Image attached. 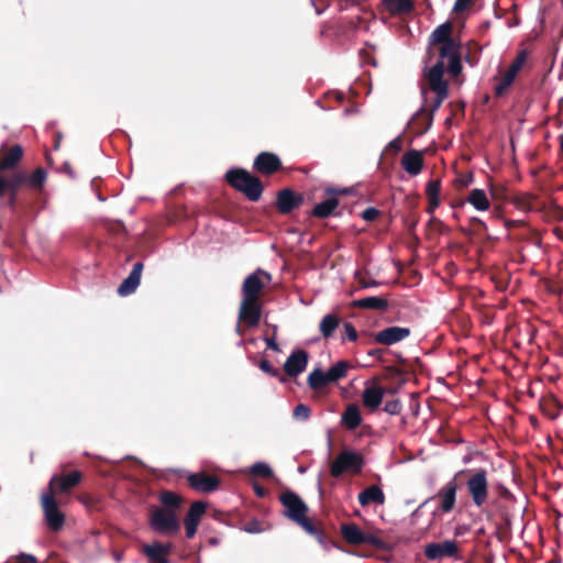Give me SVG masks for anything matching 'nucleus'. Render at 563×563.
<instances>
[{
    "label": "nucleus",
    "mask_w": 563,
    "mask_h": 563,
    "mask_svg": "<svg viewBox=\"0 0 563 563\" xmlns=\"http://www.w3.org/2000/svg\"><path fill=\"white\" fill-rule=\"evenodd\" d=\"M519 70H520L519 68H517L516 66L510 64V66L506 70V74L511 75V78L515 79Z\"/></svg>",
    "instance_id": "obj_56"
},
{
    "label": "nucleus",
    "mask_w": 563,
    "mask_h": 563,
    "mask_svg": "<svg viewBox=\"0 0 563 563\" xmlns=\"http://www.w3.org/2000/svg\"><path fill=\"white\" fill-rule=\"evenodd\" d=\"M383 3L387 11L393 14L406 13L412 9L410 0H383Z\"/></svg>",
    "instance_id": "obj_34"
},
{
    "label": "nucleus",
    "mask_w": 563,
    "mask_h": 563,
    "mask_svg": "<svg viewBox=\"0 0 563 563\" xmlns=\"http://www.w3.org/2000/svg\"><path fill=\"white\" fill-rule=\"evenodd\" d=\"M472 0H455L454 11L460 12L468 7Z\"/></svg>",
    "instance_id": "obj_51"
},
{
    "label": "nucleus",
    "mask_w": 563,
    "mask_h": 563,
    "mask_svg": "<svg viewBox=\"0 0 563 563\" xmlns=\"http://www.w3.org/2000/svg\"><path fill=\"white\" fill-rule=\"evenodd\" d=\"M362 467V455L351 450H344L332 462L330 471L333 477H339L347 471L360 473Z\"/></svg>",
    "instance_id": "obj_6"
},
{
    "label": "nucleus",
    "mask_w": 563,
    "mask_h": 563,
    "mask_svg": "<svg viewBox=\"0 0 563 563\" xmlns=\"http://www.w3.org/2000/svg\"><path fill=\"white\" fill-rule=\"evenodd\" d=\"M449 73L452 76H457L462 71V65H461V56L457 55L456 57H453L452 59H449Z\"/></svg>",
    "instance_id": "obj_44"
},
{
    "label": "nucleus",
    "mask_w": 563,
    "mask_h": 563,
    "mask_svg": "<svg viewBox=\"0 0 563 563\" xmlns=\"http://www.w3.org/2000/svg\"><path fill=\"white\" fill-rule=\"evenodd\" d=\"M385 389L379 385L366 386L362 394L363 405L369 410H376L384 398Z\"/></svg>",
    "instance_id": "obj_21"
},
{
    "label": "nucleus",
    "mask_w": 563,
    "mask_h": 563,
    "mask_svg": "<svg viewBox=\"0 0 563 563\" xmlns=\"http://www.w3.org/2000/svg\"><path fill=\"white\" fill-rule=\"evenodd\" d=\"M253 489H254V493L256 494V496H258L261 498L266 496V489L264 487H262L258 483L253 484Z\"/></svg>",
    "instance_id": "obj_54"
},
{
    "label": "nucleus",
    "mask_w": 563,
    "mask_h": 563,
    "mask_svg": "<svg viewBox=\"0 0 563 563\" xmlns=\"http://www.w3.org/2000/svg\"><path fill=\"white\" fill-rule=\"evenodd\" d=\"M401 164L408 174L418 175L421 172L423 159L418 151H409L402 156Z\"/></svg>",
    "instance_id": "obj_25"
},
{
    "label": "nucleus",
    "mask_w": 563,
    "mask_h": 563,
    "mask_svg": "<svg viewBox=\"0 0 563 563\" xmlns=\"http://www.w3.org/2000/svg\"><path fill=\"white\" fill-rule=\"evenodd\" d=\"M159 500L163 504V509H173L175 512H177L181 505L180 496L173 492H163Z\"/></svg>",
    "instance_id": "obj_36"
},
{
    "label": "nucleus",
    "mask_w": 563,
    "mask_h": 563,
    "mask_svg": "<svg viewBox=\"0 0 563 563\" xmlns=\"http://www.w3.org/2000/svg\"><path fill=\"white\" fill-rule=\"evenodd\" d=\"M121 560H122L121 554H117V555H115V561H117V562H120Z\"/></svg>",
    "instance_id": "obj_61"
},
{
    "label": "nucleus",
    "mask_w": 563,
    "mask_h": 563,
    "mask_svg": "<svg viewBox=\"0 0 563 563\" xmlns=\"http://www.w3.org/2000/svg\"><path fill=\"white\" fill-rule=\"evenodd\" d=\"M239 319L250 327L257 325L261 320V306L258 300L243 298L239 310Z\"/></svg>",
    "instance_id": "obj_13"
},
{
    "label": "nucleus",
    "mask_w": 563,
    "mask_h": 563,
    "mask_svg": "<svg viewBox=\"0 0 563 563\" xmlns=\"http://www.w3.org/2000/svg\"><path fill=\"white\" fill-rule=\"evenodd\" d=\"M249 472L253 475V476H257V477H264V478H267V477H271L273 476V470L272 467L265 463V462H256L254 463Z\"/></svg>",
    "instance_id": "obj_38"
},
{
    "label": "nucleus",
    "mask_w": 563,
    "mask_h": 563,
    "mask_svg": "<svg viewBox=\"0 0 563 563\" xmlns=\"http://www.w3.org/2000/svg\"><path fill=\"white\" fill-rule=\"evenodd\" d=\"M225 179L236 190L243 192L251 201H257L263 192L261 180L243 168L227 172Z\"/></svg>",
    "instance_id": "obj_1"
},
{
    "label": "nucleus",
    "mask_w": 563,
    "mask_h": 563,
    "mask_svg": "<svg viewBox=\"0 0 563 563\" xmlns=\"http://www.w3.org/2000/svg\"><path fill=\"white\" fill-rule=\"evenodd\" d=\"M341 534L344 538V540L351 544L364 543V533L355 523L342 525Z\"/></svg>",
    "instance_id": "obj_28"
},
{
    "label": "nucleus",
    "mask_w": 563,
    "mask_h": 563,
    "mask_svg": "<svg viewBox=\"0 0 563 563\" xmlns=\"http://www.w3.org/2000/svg\"><path fill=\"white\" fill-rule=\"evenodd\" d=\"M80 478L81 474L78 471L63 476H53L49 481L48 492H52V495L67 493L80 482Z\"/></svg>",
    "instance_id": "obj_14"
},
{
    "label": "nucleus",
    "mask_w": 563,
    "mask_h": 563,
    "mask_svg": "<svg viewBox=\"0 0 563 563\" xmlns=\"http://www.w3.org/2000/svg\"><path fill=\"white\" fill-rule=\"evenodd\" d=\"M339 322H340V320L336 314H334V313L325 314L319 324V330H320L321 334L325 339L332 336V334L334 333L335 329L339 325Z\"/></svg>",
    "instance_id": "obj_32"
},
{
    "label": "nucleus",
    "mask_w": 563,
    "mask_h": 563,
    "mask_svg": "<svg viewBox=\"0 0 563 563\" xmlns=\"http://www.w3.org/2000/svg\"><path fill=\"white\" fill-rule=\"evenodd\" d=\"M206 505L202 501L194 503L185 518V528L187 538H192L197 532V527L201 516L205 514Z\"/></svg>",
    "instance_id": "obj_19"
},
{
    "label": "nucleus",
    "mask_w": 563,
    "mask_h": 563,
    "mask_svg": "<svg viewBox=\"0 0 563 563\" xmlns=\"http://www.w3.org/2000/svg\"><path fill=\"white\" fill-rule=\"evenodd\" d=\"M444 64L438 60L431 68L426 71L430 89L435 93L432 103V111H437L444 99L448 97V82L443 79Z\"/></svg>",
    "instance_id": "obj_5"
},
{
    "label": "nucleus",
    "mask_w": 563,
    "mask_h": 563,
    "mask_svg": "<svg viewBox=\"0 0 563 563\" xmlns=\"http://www.w3.org/2000/svg\"><path fill=\"white\" fill-rule=\"evenodd\" d=\"M339 206V200L334 197H331L324 201H321L314 206V208L311 211V214L317 218H327L331 216L334 210Z\"/></svg>",
    "instance_id": "obj_30"
},
{
    "label": "nucleus",
    "mask_w": 563,
    "mask_h": 563,
    "mask_svg": "<svg viewBox=\"0 0 563 563\" xmlns=\"http://www.w3.org/2000/svg\"><path fill=\"white\" fill-rule=\"evenodd\" d=\"M527 57H528L527 52L525 49H522L518 53V55L516 56V58L514 59V62L511 64L514 66H516L517 68L521 69V67L523 66V64L527 60Z\"/></svg>",
    "instance_id": "obj_48"
},
{
    "label": "nucleus",
    "mask_w": 563,
    "mask_h": 563,
    "mask_svg": "<svg viewBox=\"0 0 563 563\" xmlns=\"http://www.w3.org/2000/svg\"><path fill=\"white\" fill-rule=\"evenodd\" d=\"M325 192H327L328 195H334V194L346 195V194H347V189H334V188H328V189H325Z\"/></svg>",
    "instance_id": "obj_57"
},
{
    "label": "nucleus",
    "mask_w": 563,
    "mask_h": 563,
    "mask_svg": "<svg viewBox=\"0 0 563 563\" xmlns=\"http://www.w3.org/2000/svg\"><path fill=\"white\" fill-rule=\"evenodd\" d=\"M46 180V172L43 168H36L31 175L26 174V185L34 189H41Z\"/></svg>",
    "instance_id": "obj_37"
},
{
    "label": "nucleus",
    "mask_w": 563,
    "mask_h": 563,
    "mask_svg": "<svg viewBox=\"0 0 563 563\" xmlns=\"http://www.w3.org/2000/svg\"><path fill=\"white\" fill-rule=\"evenodd\" d=\"M410 329L406 327H388L378 331L375 334L374 340L379 344L394 345L407 339L410 335Z\"/></svg>",
    "instance_id": "obj_11"
},
{
    "label": "nucleus",
    "mask_w": 563,
    "mask_h": 563,
    "mask_svg": "<svg viewBox=\"0 0 563 563\" xmlns=\"http://www.w3.org/2000/svg\"><path fill=\"white\" fill-rule=\"evenodd\" d=\"M457 545L453 540H445L443 542H431L424 548V555L429 560H439L442 558H451L456 555Z\"/></svg>",
    "instance_id": "obj_10"
},
{
    "label": "nucleus",
    "mask_w": 563,
    "mask_h": 563,
    "mask_svg": "<svg viewBox=\"0 0 563 563\" xmlns=\"http://www.w3.org/2000/svg\"><path fill=\"white\" fill-rule=\"evenodd\" d=\"M364 543L372 544V545H379L380 540L373 536V534H365L364 533Z\"/></svg>",
    "instance_id": "obj_52"
},
{
    "label": "nucleus",
    "mask_w": 563,
    "mask_h": 563,
    "mask_svg": "<svg viewBox=\"0 0 563 563\" xmlns=\"http://www.w3.org/2000/svg\"><path fill=\"white\" fill-rule=\"evenodd\" d=\"M311 415L310 408L305 404H299L295 407L292 416L297 420H307Z\"/></svg>",
    "instance_id": "obj_41"
},
{
    "label": "nucleus",
    "mask_w": 563,
    "mask_h": 563,
    "mask_svg": "<svg viewBox=\"0 0 563 563\" xmlns=\"http://www.w3.org/2000/svg\"><path fill=\"white\" fill-rule=\"evenodd\" d=\"M468 478L466 479V489L472 498L473 504L477 508H482L488 498V479L487 472L484 468L475 471H466Z\"/></svg>",
    "instance_id": "obj_4"
},
{
    "label": "nucleus",
    "mask_w": 563,
    "mask_h": 563,
    "mask_svg": "<svg viewBox=\"0 0 563 563\" xmlns=\"http://www.w3.org/2000/svg\"><path fill=\"white\" fill-rule=\"evenodd\" d=\"M457 483L456 476L446 482L437 494L440 500V509L442 512L448 514L453 510L456 500Z\"/></svg>",
    "instance_id": "obj_12"
},
{
    "label": "nucleus",
    "mask_w": 563,
    "mask_h": 563,
    "mask_svg": "<svg viewBox=\"0 0 563 563\" xmlns=\"http://www.w3.org/2000/svg\"><path fill=\"white\" fill-rule=\"evenodd\" d=\"M7 188L5 178L0 177V197L3 195Z\"/></svg>",
    "instance_id": "obj_59"
},
{
    "label": "nucleus",
    "mask_w": 563,
    "mask_h": 563,
    "mask_svg": "<svg viewBox=\"0 0 563 563\" xmlns=\"http://www.w3.org/2000/svg\"><path fill=\"white\" fill-rule=\"evenodd\" d=\"M280 503L285 507V516L297 522L306 516L308 507L305 501L294 492H285L279 497Z\"/></svg>",
    "instance_id": "obj_9"
},
{
    "label": "nucleus",
    "mask_w": 563,
    "mask_h": 563,
    "mask_svg": "<svg viewBox=\"0 0 563 563\" xmlns=\"http://www.w3.org/2000/svg\"><path fill=\"white\" fill-rule=\"evenodd\" d=\"M302 201L303 199L301 196L296 195L290 189H283L279 191L277 197V208L282 213L286 214L300 206Z\"/></svg>",
    "instance_id": "obj_22"
},
{
    "label": "nucleus",
    "mask_w": 563,
    "mask_h": 563,
    "mask_svg": "<svg viewBox=\"0 0 563 563\" xmlns=\"http://www.w3.org/2000/svg\"><path fill=\"white\" fill-rule=\"evenodd\" d=\"M41 504L45 521L49 529L53 531H58L62 529L65 522V516L58 509L57 503L54 498V495H52V492H47L42 495Z\"/></svg>",
    "instance_id": "obj_7"
},
{
    "label": "nucleus",
    "mask_w": 563,
    "mask_h": 563,
    "mask_svg": "<svg viewBox=\"0 0 563 563\" xmlns=\"http://www.w3.org/2000/svg\"><path fill=\"white\" fill-rule=\"evenodd\" d=\"M142 551L147 556L148 563H169L168 556L172 552V544L153 542L152 544H144Z\"/></svg>",
    "instance_id": "obj_15"
},
{
    "label": "nucleus",
    "mask_w": 563,
    "mask_h": 563,
    "mask_svg": "<svg viewBox=\"0 0 563 563\" xmlns=\"http://www.w3.org/2000/svg\"><path fill=\"white\" fill-rule=\"evenodd\" d=\"M307 533L311 536H319V531L314 528V526L309 521L307 516L299 519L297 522Z\"/></svg>",
    "instance_id": "obj_43"
},
{
    "label": "nucleus",
    "mask_w": 563,
    "mask_h": 563,
    "mask_svg": "<svg viewBox=\"0 0 563 563\" xmlns=\"http://www.w3.org/2000/svg\"><path fill=\"white\" fill-rule=\"evenodd\" d=\"M341 423L349 430H355L362 423V416L357 405L350 404L341 416Z\"/></svg>",
    "instance_id": "obj_23"
},
{
    "label": "nucleus",
    "mask_w": 563,
    "mask_h": 563,
    "mask_svg": "<svg viewBox=\"0 0 563 563\" xmlns=\"http://www.w3.org/2000/svg\"><path fill=\"white\" fill-rule=\"evenodd\" d=\"M377 285H378V283H377V282H375V280H372V282H363V283H362V287H363V288L375 287V286H377Z\"/></svg>",
    "instance_id": "obj_60"
},
{
    "label": "nucleus",
    "mask_w": 563,
    "mask_h": 563,
    "mask_svg": "<svg viewBox=\"0 0 563 563\" xmlns=\"http://www.w3.org/2000/svg\"><path fill=\"white\" fill-rule=\"evenodd\" d=\"M189 485L201 493H211L219 487V479L216 476L205 473H191L188 475Z\"/></svg>",
    "instance_id": "obj_17"
},
{
    "label": "nucleus",
    "mask_w": 563,
    "mask_h": 563,
    "mask_svg": "<svg viewBox=\"0 0 563 563\" xmlns=\"http://www.w3.org/2000/svg\"><path fill=\"white\" fill-rule=\"evenodd\" d=\"M427 194L428 197H434L439 196L440 194V181L439 180H431L427 185Z\"/></svg>",
    "instance_id": "obj_47"
},
{
    "label": "nucleus",
    "mask_w": 563,
    "mask_h": 563,
    "mask_svg": "<svg viewBox=\"0 0 563 563\" xmlns=\"http://www.w3.org/2000/svg\"><path fill=\"white\" fill-rule=\"evenodd\" d=\"M257 522L254 521V522H250L246 527H245V531L249 532V533H257L260 532L261 530L258 529L257 527Z\"/></svg>",
    "instance_id": "obj_55"
},
{
    "label": "nucleus",
    "mask_w": 563,
    "mask_h": 563,
    "mask_svg": "<svg viewBox=\"0 0 563 563\" xmlns=\"http://www.w3.org/2000/svg\"><path fill=\"white\" fill-rule=\"evenodd\" d=\"M466 201L472 205L477 211H486L490 207V202L486 192L483 189H472L468 194Z\"/></svg>",
    "instance_id": "obj_26"
},
{
    "label": "nucleus",
    "mask_w": 563,
    "mask_h": 563,
    "mask_svg": "<svg viewBox=\"0 0 563 563\" xmlns=\"http://www.w3.org/2000/svg\"><path fill=\"white\" fill-rule=\"evenodd\" d=\"M265 343L268 349L276 351V352L279 351V345L276 342L275 338H265Z\"/></svg>",
    "instance_id": "obj_53"
},
{
    "label": "nucleus",
    "mask_w": 563,
    "mask_h": 563,
    "mask_svg": "<svg viewBox=\"0 0 563 563\" xmlns=\"http://www.w3.org/2000/svg\"><path fill=\"white\" fill-rule=\"evenodd\" d=\"M23 150L20 145H13L0 159V170L14 167L21 159Z\"/></svg>",
    "instance_id": "obj_29"
},
{
    "label": "nucleus",
    "mask_w": 563,
    "mask_h": 563,
    "mask_svg": "<svg viewBox=\"0 0 563 563\" xmlns=\"http://www.w3.org/2000/svg\"><path fill=\"white\" fill-rule=\"evenodd\" d=\"M282 166L279 157L273 153L263 152L254 159V167L262 174L271 175Z\"/></svg>",
    "instance_id": "obj_18"
},
{
    "label": "nucleus",
    "mask_w": 563,
    "mask_h": 563,
    "mask_svg": "<svg viewBox=\"0 0 563 563\" xmlns=\"http://www.w3.org/2000/svg\"><path fill=\"white\" fill-rule=\"evenodd\" d=\"M440 59L444 63L445 59H452L460 55V46L455 41H446L445 43L439 44Z\"/></svg>",
    "instance_id": "obj_33"
},
{
    "label": "nucleus",
    "mask_w": 563,
    "mask_h": 563,
    "mask_svg": "<svg viewBox=\"0 0 563 563\" xmlns=\"http://www.w3.org/2000/svg\"><path fill=\"white\" fill-rule=\"evenodd\" d=\"M514 80L515 79L511 78V75L505 73L495 87V95L498 97L503 96L505 91L511 86Z\"/></svg>",
    "instance_id": "obj_39"
},
{
    "label": "nucleus",
    "mask_w": 563,
    "mask_h": 563,
    "mask_svg": "<svg viewBox=\"0 0 563 563\" xmlns=\"http://www.w3.org/2000/svg\"><path fill=\"white\" fill-rule=\"evenodd\" d=\"M353 305L362 309L385 310L388 307V301L382 297L371 296L354 300Z\"/></svg>",
    "instance_id": "obj_27"
},
{
    "label": "nucleus",
    "mask_w": 563,
    "mask_h": 563,
    "mask_svg": "<svg viewBox=\"0 0 563 563\" xmlns=\"http://www.w3.org/2000/svg\"><path fill=\"white\" fill-rule=\"evenodd\" d=\"M142 271L143 264L141 262H137L133 265L129 276L121 283L118 288V294L120 296H129L136 290L141 282Z\"/></svg>",
    "instance_id": "obj_20"
},
{
    "label": "nucleus",
    "mask_w": 563,
    "mask_h": 563,
    "mask_svg": "<svg viewBox=\"0 0 563 563\" xmlns=\"http://www.w3.org/2000/svg\"><path fill=\"white\" fill-rule=\"evenodd\" d=\"M7 188L11 191L12 199L14 198L19 188L26 184V173L24 172H14L8 178H5Z\"/></svg>",
    "instance_id": "obj_35"
},
{
    "label": "nucleus",
    "mask_w": 563,
    "mask_h": 563,
    "mask_svg": "<svg viewBox=\"0 0 563 563\" xmlns=\"http://www.w3.org/2000/svg\"><path fill=\"white\" fill-rule=\"evenodd\" d=\"M358 503L362 506H368L369 504L383 505L385 495L379 486L372 485L358 494Z\"/></svg>",
    "instance_id": "obj_24"
},
{
    "label": "nucleus",
    "mask_w": 563,
    "mask_h": 563,
    "mask_svg": "<svg viewBox=\"0 0 563 563\" xmlns=\"http://www.w3.org/2000/svg\"><path fill=\"white\" fill-rule=\"evenodd\" d=\"M344 333L347 340L354 342L357 340V332L354 328V325L350 322L344 323L343 325Z\"/></svg>",
    "instance_id": "obj_46"
},
{
    "label": "nucleus",
    "mask_w": 563,
    "mask_h": 563,
    "mask_svg": "<svg viewBox=\"0 0 563 563\" xmlns=\"http://www.w3.org/2000/svg\"><path fill=\"white\" fill-rule=\"evenodd\" d=\"M271 282V275L263 269L250 274L243 282V298L257 299L265 284Z\"/></svg>",
    "instance_id": "obj_8"
},
{
    "label": "nucleus",
    "mask_w": 563,
    "mask_h": 563,
    "mask_svg": "<svg viewBox=\"0 0 563 563\" xmlns=\"http://www.w3.org/2000/svg\"><path fill=\"white\" fill-rule=\"evenodd\" d=\"M18 563H37V561L34 555L21 553L18 558Z\"/></svg>",
    "instance_id": "obj_50"
},
{
    "label": "nucleus",
    "mask_w": 563,
    "mask_h": 563,
    "mask_svg": "<svg viewBox=\"0 0 563 563\" xmlns=\"http://www.w3.org/2000/svg\"><path fill=\"white\" fill-rule=\"evenodd\" d=\"M384 411L388 415L396 416L401 411V402L398 399L387 401L384 406Z\"/></svg>",
    "instance_id": "obj_42"
},
{
    "label": "nucleus",
    "mask_w": 563,
    "mask_h": 563,
    "mask_svg": "<svg viewBox=\"0 0 563 563\" xmlns=\"http://www.w3.org/2000/svg\"><path fill=\"white\" fill-rule=\"evenodd\" d=\"M452 25L450 22L440 24L430 35V44H441L446 41H454L451 37Z\"/></svg>",
    "instance_id": "obj_31"
},
{
    "label": "nucleus",
    "mask_w": 563,
    "mask_h": 563,
    "mask_svg": "<svg viewBox=\"0 0 563 563\" xmlns=\"http://www.w3.org/2000/svg\"><path fill=\"white\" fill-rule=\"evenodd\" d=\"M308 364V353L303 350L292 352L284 364V369L290 377H296L302 373Z\"/></svg>",
    "instance_id": "obj_16"
},
{
    "label": "nucleus",
    "mask_w": 563,
    "mask_h": 563,
    "mask_svg": "<svg viewBox=\"0 0 563 563\" xmlns=\"http://www.w3.org/2000/svg\"><path fill=\"white\" fill-rule=\"evenodd\" d=\"M151 528L162 536L176 534L180 529L177 512L173 509L154 507L150 515Z\"/></svg>",
    "instance_id": "obj_3"
},
{
    "label": "nucleus",
    "mask_w": 563,
    "mask_h": 563,
    "mask_svg": "<svg viewBox=\"0 0 563 563\" xmlns=\"http://www.w3.org/2000/svg\"><path fill=\"white\" fill-rule=\"evenodd\" d=\"M350 367V363L345 360L338 361L327 372L317 367L308 375L307 384L312 390H320L328 384H334L344 378Z\"/></svg>",
    "instance_id": "obj_2"
},
{
    "label": "nucleus",
    "mask_w": 563,
    "mask_h": 563,
    "mask_svg": "<svg viewBox=\"0 0 563 563\" xmlns=\"http://www.w3.org/2000/svg\"><path fill=\"white\" fill-rule=\"evenodd\" d=\"M429 202H430V206L431 208H437L440 203V200H439V196H432V197H429Z\"/></svg>",
    "instance_id": "obj_58"
},
{
    "label": "nucleus",
    "mask_w": 563,
    "mask_h": 563,
    "mask_svg": "<svg viewBox=\"0 0 563 563\" xmlns=\"http://www.w3.org/2000/svg\"><path fill=\"white\" fill-rule=\"evenodd\" d=\"M378 216V210L369 207L362 212V219L365 221H373Z\"/></svg>",
    "instance_id": "obj_49"
},
{
    "label": "nucleus",
    "mask_w": 563,
    "mask_h": 563,
    "mask_svg": "<svg viewBox=\"0 0 563 563\" xmlns=\"http://www.w3.org/2000/svg\"><path fill=\"white\" fill-rule=\"evenodd\" d=\"M260 368H261L264 373H266V374H268V375H271V376H273V377H277V376H278V374H279V371H278L277 368L273 367V365H272L267 360H263V361L260 363Z\"/></svg>",
    "instance_id": "obj_45"
},
{
    "label": "nucleus",
    "mask_w": 563,
    "mask_h": 563,
    "mask_svg": "<svg viewBox=\"0 0 563 563\" xmlns=\"http://www.w3.org/2000/svg\"><path fill=\"white\" fill-rule=\"evenodd\" d=\"M490 196L495 200H505L506 196V187L503 184H490L489 186Z\"/></svg>",
    "instance_id": "obj_40"
}]
</instances>
